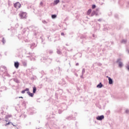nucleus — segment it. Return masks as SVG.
<instances>
[{
  "label": "nucleus",
  "instance_id": "1",
  "mask_svg": "<svg viewBox=\"0 0 129 129\" xmlns=\"http://www.w3.org/2000/svg\"><path fill=\"white\" fill-rule=\"evenodd\" d=\"M28 29L30 31H32L33 32V34L35 37H38L40 35V33H39L38 30L39 28L37 27H36L34 25H31L29 26Z\"/></svg>",
  "mask_w": 129,
  "mask_h": 129
},
{
  "label": "nucleus",
  "instance_id": "2",
  "mask_svg": "<svg viewBox=\"0 0 129 129\" xmlns=\"http://www.w3.org/2000/svg\"><path fill=\"white\" fill-rule=\"evenodd\" d=\"M114 98H116V99H118L119 100H124V99L127 98V96L124 93H122L121 94H119L117 97H114Z\"/></svg>",
  "mask_w": 129,
  "mask_h": 129
},
{
  "label": "nucleus",
  "instance_id": "3",
  "mask_svg": "<svg viewBox=\"0 0 129 129\" xmlns=\"http://www.w3.org/2000/svg\"><path fill=\"white\" fill-rule=\"evenodd\" d=\"M40 60L41 62H43L44 63H48L50 64L53 59L52 58H48V56H43Z\"/></svg>",
  "mask_w": 129,
  "mask_h": 129
},
{
  "label": "nucleus",
  "instance_id": "4",
  "mask_svg": "<svg viewBox=\"0 0 129 129\" xmlns=\"http://www.w3.org/2000/svg\"><path fill=\"white\" fill-rule=\"evenodd\" d=\"M27 55L26 56L27 58H28L30 61H35L36 58H35V53H31V52H29L27 53Z\"/></svg>",
  "mask_w": 129,
  "mask_h": 129
},
{
  "label": "nucleus",
  "instance_id": "5",
  "mask_svg": "<svg viewBox=\"0 0 129 129\" xmlns=\"http://www.w3.org/2000/svg\"><path fill=\"white\" fill-rule=\"evenodd\" d=\"M19 16L20 19H23V20H26V19H27V13L26 12L20 11Z\"/></svg>",
  "mask_w": 129,
  "mask_h": 129
},
{
  "label": "nucleus",
  "instance_id": "6",
  "mask_svg": "<svg viewBox=\"0 0 129 129\" xmlns=\"http://www.w3.org/2000/svg\"><path fill=\"white\" fill-rule=\"evenodd\" d=\"M116 63H117L119 68H122V67H123V63L121 62V58H118L116 61Z\"/></svg>",
  "mask_w": 129,
  "mask_h": 129
},
{
  "label": "nucleus",
  "instance_id": "7",
  "mask_svg": "<svg viewBox=\"0 0 129 129\" xmlns=\"http://www.w3.org/2000/svg\"><path fill=\"white\" fill-rule=\"evenodd\" d=\"M112 28V26L111 25L106 24L104 25V28L103 29V31H108V30H110V29Z\"/></svg>",
  "mask_w": 129,
  "mask_h": 129
},
{
  "label": "nucleus",
  "instance_id": "8",
  "mask_svg": "<svg viewBox=\"0 0 129 129\" xmlns=\"http://www.w3.org/2000/svg\"><path fill=\"white\" fill-rule=\"evenodd\" d=\"M66 118L68 120H76V118L75 117H73V115L68 116L67 117H66Z\"/></svg>",
  "mask_w": 129,
  "mask_h": 129
},
{
  "label": "nucleus",
  "instance_id": "9",
  "mask_svg": "<svg viewBox=\"0 0 129 129\" xmlns=\"http://www.w3.org/2000/svg\"><path fill=\"white\" fill-rule=\"evenodd\" d=\"M64 106L66 107V109H64L63 107H61V109L62 110L60 109H58V113H59V114H61V113H62V112H63V111H64V110H66V109H67V105H64Z\"/></svg>",
  "mask_w": 129,
  "mask_h": 129
},
{
  "label": "nucleus",
  "instance_id": "10",
  "mask_svg": "<svg viewBox=\"0 0 129 129\" xmlns=\"http://www.w3.org/2000/svg\"><path fill=\"white\" fill-rule=\"evenodd\" d=\"M21 4L19 2H16L15 4H14V8L16 9H20L21 8Z\"/></svg>",
  "mask_w": 129,
  "mask_h": 129
},
{
  "label": "nucleus",
  "instance_id": "11",
  "mask_svg": "<svg viewBox=\"0 0 129 129\" xmlns=\"http://www.w3.org/2000/svg\"><path fill=\"white\" fill-rule=\"evenodd\" d=\"M17 53H18L19 56L23 55V48H20L17 49Z\"/></svg>",
  "mask_w": 129,
  "mask_h": 129
},
{
  "label": "nucleus",
  "instance_id": "12",
  "mask_svg": "<svg viewBox=\"0 0 129 129\" xmlns=\"http://www.w3.org/2000/svg\"><path fill=\"white\" fill-rule=\"evenodd\" d=\"M61 81L62 82H59L58 83V84L59 85H61L62 86H64V85H66V81H65V80H64V79H61Z\"/></svg>",
  "mask_w": 129,
  "mask_h": 129
},
{
  "label": "nucleus",
  "instance_id": "13",
  "mask_svg": "<svg viewBox=\"0 0 129 129\" xmlns=\"http://www.w3.org/2000/svg\"><path fill=\"white\" fill-rule=\"evenodd\" d=\"M104 119V115H99L96 117L97 120H102V119Z\"/></svg>",
  "mask_w": 129,
  "mask_h": 129
},
{
  "label": "nucleus",
  "instance_id": "14",
  "mask_svg": "<svg viewBox=\"0 0 129 129\" xmlns=\"http://www.w3.org/2000/svg\"><path fill=\"white\" fill-rule=\"evenodd\" d=\"M57 93H55V97L56 98H58V92H60V95H61V94H62V93H63V90L62 89H59L57 91H56Z\"/></svg>",
  "mask_w": 129,
  "mask_h": 129
},
{
  "label": "nucleus",
  "instance_id": "15",
  "mask_svg": "<svg viewBox=\"0 0 129 129\" xmlns=\"http://www.w3.org/2000/svg\"><path fill=\"white\" fill-rule=\"evenodd\" d=\"M118 3L120 7L122 8V7H123V4H124V0H119Z\"/></svg>",
  "mask_w": 129,
  "mask_h": 129
},
{
  "label": "nucleus",
  "instance_id": "16",
  "mask_svg": "<svg viewBox=\"0 0 129 129\" xmlns=\"http://www.w3.org/2000/svg\"><path fill=\"white\" fill-rule=\"evenodd\" d=\"M37 47V44L35 43H32L30 44V49H34Z\"/></svg>",
  "mask_w": 129,
  "mask_h": 129
},
{
  "label": "nucleus",
  "instance_id": "17",
  "mask_svg": "<svg viewBox=\"0 0 129 129\" xmlns=\"http://www.w3.org/2000/svg\"><path fill=\"white\" fill-rule=\"evenodd\" d=\"M14 66H15V68L18 69V68H19V67L20 66V62H19V61L15 62Z\"/></svg>",
  "mask_w": 129,
  "mask_h": 129
},
{
  "label": "nucleus",
  "instance_id": "18",
  "mask_svg": "<svg viewBox=\"0 0 129 129\" xmlns=\"http://www.w3.org/2000/svg\"><path fill=\"white\" fill-rule=\"evenodd\" d=\"M102 87H103V85L101 82L99 83V84L97 85V88H102Z\"/></svg>",
  "mask_w": 129,
  "mask_h": 129
},
{
  "label": "nucleus",
  "instance_id": "19",
  "mask_svg": "<svg viewBox=\"0 0 129 129\" xmlns=\"http://www.w3.org/2000/svg\"><path fill=\"white\" fill-rule=\"evenodd\" d=\"M27 94H28L29 96L30 97H34V94H35L33 92L31 93L30 92H27Z\"/></svg>",
  "mask_w": 129,
  "mask_h": 129
},
{
  "label": "nucleus",
  "instance_id": "20",
  "mask_svg": "<svg viewBox=\"0 0 129 129\" xmlns=\"http://www.w3.org/2000/svg\"><path fill=\"white\" fill-rule=\"evenodd\" d=\"M47 52L49 54V55H52V54L54 53V51L52 49H48L47 50Z\"/></svg>",
  "mask_w": 129,
  "mask_h": 129
},
{
  "label": "nucleus",
  "instance_id": "21",
  "mask_svg": "<svg viewBox=\"0 0 129 129\" xmlns=\"http://www.w3.org/2000/svg\"><path fill=\"white\" fill-rule=\"evenodd\" d=\"M109 84H112L113 83V81L111 78H109Z\"/></svg>",
  "mask_w": 129,
  "mask_h": 129
},
{
  "label": "nucleus",
  "instance_id": "22",
  "mask_svg": "<svg viewBox=\"0 0 129 129\" xmlns=\"http://www.w3.org/2000/svg\"><path fill=\"white\" fill-rule=\"evenodd\" d=\"M91 12H92V10L91 9H89L87 12V15H88V16H89V15L91 14Z\"/></svg>",
  "mask_w": 129,
  "mask_h": 129
},
{
  "label": "nucleus",
  "instance_id": "23",
  "mask_svg": "<svg viewBox=\"0 0 129 129\" xmlns=\"http://www.w3.org/2000/svg\"><path fill=\"white\" fill-rule=\"evenodd\" d=\"M13 80L14 82H16V83H20V81L17 78L14 79Z\"/></svg>",
  "mask_w": 129,
  "mask_h": 129
},
{
  "label": "nucleus",
  "instance_id": "24",
  "mask_svg": "<svg viewBox=\"0 0 129 129\" xmlns=\"http://www.w3.org/2000/svg\"><path fill=\"white\" fill-rule=\"evenodd\" d=\"M56 18H57V15L56 14H52L51 15V18L54 19H56Z\"/></svg>",
  "mask_w": 129,
  "mask_h": 129
},
{
  "label": "nucleus",
  "instance_id": "25",
  "mask_svg": "<svg viewBox=\"0 0 129 129\" xmlns=\"http://www.w3.org/2000/svg\"><path fill=\"white\" fill-rule=\"evenodd\" d=\"M37 91V88L36 87H34L33 88V93H36V92Z\"/></svg>",
  "mask_w": 129,
  "mask_h": 129
},
{
  "label": "nucleus",
  "instance_id": "26",
  "mask_svg": "<svg viewBox=\"0 0 129 129\" xmlns=\"http://www.w3.org/2000/svg\"><path fill=\"white\" fill-rule=\"evenodd\" d=\"M95 14H96V11H92V12L91 14V17H93V16H95Z\"/></svg>",
  "mask_w": 129,
  "mask_h": 129
},
{
  "label": "nucleus",
  "instance_id": "27",
  "mask_svg": "<svg viewBox=\"0 0 129 129\" xmlns=\"http://www.w3.org/2000/svg\"><path fill=\"white\" fill-rule=\"evenodd\" d=\"M106 47H107V48H108V47H110V43L108 42H106Z\"/></svg>",
  "mask_w": 129,
  "mask_h": 129
},
{
  "label": "nucleus",
  "instance_id": "28",
  "mask_svg": "<svg viewBox=\"0 0 129 129\" xmlns=\"http://www.w3.org/2000/svg\"><path fill=\"white\" fill-rule=\"evenodd\" d=\"M59 3H60V0H55L54 1V3L55 4V5H58Z\"/></svg>",
  "mask_w": 129,
  "mask_h": 129
},
{
  "label": "nucleus",
  "instance_id": "29",
  "mask_svg": "<svg viewBox=\"0 0 129 129\" xmlns=\"http://www.w3.org/2000/svg\"><path fill=\"white\" fill-rule=\"evenodd\" d=\"M56 53H57V54H58V55H61V54H62V52H61V51H60V50H58V49H57Z\"/></svg>",
  "mask_w": 129,
  "mask_h": 129
},
{
  "label": "nucleus",
  "instance_id": "30",
  "mask_svg": "<svg viewBox=\"0 0 129 129\" xmlns=\"http://www.w3.org/2000/svg\"><path fill=\"white\" fill-rule=\"evenodd\" d=\"M2 42L3 44H6V39H5L4 37H3Z\"/></svg>",
  "mask_w": 129,
  "mask_h": 129
},
{
  "label": "nucleus",
  "instance_id": "31",
  "mask_svg": "<svg viewBox=\"0 0 129 129\" xmlns=\"http://www.w3.org/2000/svg\"><path fill=\"white\" fill-rule=\"evenodd\" d=\"M10 124H13V123L12 122H8L7 123L5 124V126H7V125H9Z\"/></svg>",
  "mask_w": 129,
  "mask_h": 129
},
{
  "label": "nucleus",
  "instance_id": "32",
  "mask_svg": "<svg viewBox=\"0 0 129 129\" xmlns=\"http://www.w3.org/2000/svg\"><path fill=\"white\" fill-rule=\"evenodd\" d=\"M106 114L107 115H109V114H110V110H108V111H107Z\"/></svg>",
  "mask_w": 129,
  "mask_h": 129
},
{
  "label": "nucleus",
  "instance_id": "33",
  "mask_svg": "<svg viewBox=\"0 0 129 129\" xmlns=\"http://www.w3.org/2000/svg\"><path fill=\"white\" fill-rule=\"evenodd\" d=\"M121 43H124V44H125V43H126V40H125V39L122 40L121 41Z\"/></svg>",
  "mask_w": 129,
  "mask_h": 129
},
{
  "label": "nucleus",
  "instance_id": "34",
  "mask_svg": "<svg viewBox=\"0 0 129 129\" xmlns=\"http://www.w3.org/2000/svg\"><path fill=\"white\" fill-rule=\"evenodd\" d=\"M81 39H86V35H82L80 37Z\"/></svg>",
  "mask_w": 129,
  "mask_h": 129
},
{
  "label": "nucleus",
  "instance_id": "35",
  "mask_svg": "<svg viewBox=\"0 0 129 129\" xmlns=\"http://www.w3.org/2000/svg\"><path fill=\"white\" fill-rule=\"evenodd\" d=\"M23 65L24 67H26L27 66V62L26 61L23 62Z\"/></svg>",
  "mask_w": 129,
  "mask_h": 129
},
{
  "label": "nucleus",
  "instance_id": "36",
  "mask_svg": "<svg viewBox=\"0 0 129 129\" xmlns=\"http://www.w3.org/2000/svg\"><path fill=\"white\" fill-rule=\"evenodd\" d=\"M42 22L43 24H44V25L48 24V22H47L46 20H43Z\"/></svg>",
  "mask_w": 129,
  "mask_h": 129
},
{
  "label": "nucleus",
  "instance_id": "37",
  "mask_svg": "<svg viewBox=\"0 0 129 129\" xmlns=\"http://www.w3.org/2000/svg\"><path fill=\"white\" fill-rule=\"evenodd\" d=\"M95 8H96V5H95V4H93L92 6V9H95Z\"/></svg>",
  "mask_w": 129,
  "mask_h": 129
},
{
  "label": "nucleus",
  "instance_id": "38",
  "mask_svg": "<svg viewBox=\"0 0 129 129\" xmlns=\"http://www.w3.org/2000/svg\"><path fill=\"white\" fill-rule=\"evenodd\" d=\"M126 52L127 53V54H129V47L126 48Z\"/></svg>",
  "mask_w": 129,
  "mask_h": 129
},
{
  "label": "nucleus",
  "instance_id": "39",
  "mask_svg": "<svg viewBox=\"0 0 129 129\" xmlns=\"http://www.w3.org/2000/svg\"><path fill=\"white\" fill-rule=\"evenodd\" d=\"M114 18H115V19H118V15L115 14L114 15Z\"/></svg>",
  "mask_w": 129,
  "mask_h": 129
},
{
  "label": "nucleus",
  "instance_id": "40",
  "mask_svg": "<svg viewBox=\"0 0 129 129\" xmlns=\"http://www.w3.org/2000/svg\"><path fill=\"white\" fill-rule=\"evenodd\" d=\"M84 73H85V69L84 68L82 70V74H84Z\"/></svg>",
  "mask_w": 129,
  "mask_h": 129
},
{
  "label": "nucleus",
  "instance_id": "41",
  "mask_svg": "<svg viewBox=\"0 0 129 129\" xmlns=\"http://www.w3.org/2000/svg\"><path fill=\"white\" fill-rule=\"evenodd\" d=\"M9 117H12V115H8V116H6V119L9 118Z\"/></svg>",
  "mask_w": 129,
  "mask_h": 129
},
{
  "label": "nucleus",
  "instance_id": "42",
  "mask_svg": "<svg viewBox=\"0 0 129 129\" xmlns=\"http://www.w3.org/2000/svg\"><path fill=\"white\" fill-rule=\"evenodd\" d=\"M125 113H126L127 114H128V113H129V110H128V109L125 110Z\"/></svg>",
  "mask_w": 129,
  "mask_h": 129
},
{
  "label": "nucleus",
  "instance_id": "43",
  "mask_svg": "<svg viewBox=\"0 0 129 129\" xmlns=\"http://www.w3.org/2000/svg\"><path fill=\"white\" fill-rule=\"evenodd\" d=\"M66 79H67V80H68V81H70V79L67 76L66 77Z\"/></svg>",
  "mask_w": 129,
  "mask_h": 129
},
{
  "label": "nucleus",
  "instance_id": "44",
  "mask_svg": "<svg viewBox=\"0 0 129 129\" xmlns=\"http://www.w3.org/2000/svg\"><path fill=\"white\" fill-rule=\"evenodd\" d=\"M18 38L19 39V40H21V39H22V35H21L20 34L18 35Z\"/></svg>",
  "mask_w": 129,
  "mask_h": 129
},
{
  "label": "nucleus",
  "instance_id": "45",
  "mask_svg": "<svg viewBox=\"0 0 129 129\" xmlns=\"http://www.w3.org/2000/svg\"><path fill=\"white\" fill-rule=\"evenodd\" d=\"M26 31H27V30H26V29H24L22 31L23 34H25V33H26Z\"/></svg>",
  "mask_w": 129,
  "mask_h": 129
},
{
  "label": "nucleus",
  "instance_id": "46",
  "mask_svg": "<svg viewBox=\"0 0 129 129\" xmlns=\"http://www.w3.org/2000/svg\"><path fill=\"white\" fill-rule=\"evenodd\" d=\"M126 69H127V71L129 72V65H128V66H127L126 67Z\"/></svg>",
  "mask_w": 129,
  "mask_h": 129
},
{
  "label": "nucleus",
  "instance_id": "47",
  "mask_svg": "<svg viewBox=\"0 0 129 129\" xmlns=\"http://www.w3.org/2000/svg\"><path fill=\"white\" fill-rule=\"evenodd\" d=\"M36 101L37 102H41V101L40 100V98L37 99Z\"/></svg>",
  "mask_w": 129,
  "mask_h": 129
},
{
  "label": "nucleus",
  "instance_id": "48",
  "mask_svg": "<svg viewBox=\"0 0 129 129\" xmlns=\"http://www.w3.org/2000/svg\"><path fill=\"white\" fill-rule=\"evenodd\" d=\"M24 90H25V91H28V92H29V88H26Z\"/></svg>",
  "mask_w": 129,
  "mask_h": 129
},
{
  "label": "nucleus",
  "instance_id": "49",
  "mask_svg": "<svg viewBox=\"0 0 129 129\" xmlns=\"http://www.w3.org/2000/svg\"><path fill=\"white\" fill-rule=\"evenodd\" d=\"M41 74H42V75H45V74H45V73H44V72L43 71H42L41 72Z\"/></svg>",
  "mask_w": 129,
  "mask_h": 129
},
{
  "label": "nucleus",
  "instance_id": "50",
  "mask_svg": "<svg viewBox=\"0 0 129 129\" xmlns=\"http://www.w3.org/2000/svg\"><path fill=\"white\" fill-rule=\"evenodd\" d=\"M25 92H26V91H25V90H23L21 91V93H22V94H24V93H25Z\"/></svg>",
  "mask_w": 129,
  "mask_h": 129
},
{
  "label": "nucleus",
  "instance_id": "51",
  "mask_svg": "<svg viewBox=\"0 0 129 129\" xmlns=\"http://www.w3.org/2000/svg\"><path fill=\"white\" fill-rule=\"evenodd\" d=\"M4 110H2V111H1V114H2V115H4Z\"/></svg>",
  "mask_w": 129,
  "mask_h": 129
},
{
  "label": "nucleus",
  "instance_id": "52",
  "mask_svg": "<svg viewBox=\"0 0 129 129\" xmlns=\"http://www.w3.org/2000/svg\"><path fill=\"white\" fill-rule=\"evenodd\" d=\"M102 21V19H101V18H100V19H99L98 20V22H101Z\"/></svg>",
  "mask_w": 129,
  "mask_h": 129
},
{
  "label": "nucleus",
  "instance_id": "53",
  "mask_svg": "<svg viewBox=\"0 0 129 129\" xmlns=\"http://www.w3.org/2000/svg\"><path fill=\"white\" fill-rule=\"evenodd\" d=\"M22 103H23V105L26 106V102L25 101H23Z\"/></svg>",
  "mask_w": 129,
  "mask_h": 129
},
{
  "label": "nucleus",
  "instance_id": "54",
  "mask_svg": "<svg viewBox=\"0 0 129 129\" xmlns=\"http://www.w3.org/2000/svg\"><path fill=\"white\" fill-rule=\"evenodd\" d=\"M75 75L77 77H78V74H77V73H75Z\"/></svg>",
  "mask_w": 129,
  "mask_h": 129
},
{
  "label": "nucleus",
  "instance_id": "55",
  "mask_svg": "<svg viewBox=\"0 0 129 129\" xmlns=\"http://www.w3.org/2000/svg\"><path fill=\"white\" fill-rule=\"evenodd\" d=\"M64 33H63V32L61 33V36H64Z\"/></svg>",
  "mask_w": 129,
  "mask_h": 129
},
{
  "label": "nucleus",
  "instance_id": "56",
  "mask_svg": "<svg viewBox=\"0 0 129 129\" xmlns=\"http://www.w3.org/2000/svg\"><path fill=\"white\" fill-rule=\"evenodd\" d=\"M40 5V6H43V2H41Z\"/></svg>",
  "mask_w": 129,
  "mask_h": 129
},
{
  "label": "nucleus",
  "instance_id": "57",
  "mask_svg": "<svg viewBox=\"0 0 129 129\" xmlns=\"http://www.w3.org/2000/svg\"><path fill=\"white\" fill-rule=\"evenodd\" d=\"M79 65V63L78 62L76 63V66H78Z\"/></svg>",
  "mask_w": 129,
  "mask_h": 129
},
{
  "label": "nucleus",
  "instance_id": "58",
  "mask_svg": "<svg viewBox=\"0 0 129 129\" xmlns=\"http://www.w3.org/2000/svg\"><path fill=\"white\" fill-rule=\"evenodd\" d=\"M3 68H4V69H7V67H5V66H3Z\"/></svg>",
  "mask_w": 129,
  "mask_h": 129
},
{
  "label": "nucleus",
  "instance_id": "59",
  "mask_svg": "<svg viewBox=\"0 0 129 129\" xmlns=\"http://www.w3.org/2000/svg\"><path fill=\"white\" fill-rule=\"evenodd\" d=\"M44 39H43V38L42 39H41L42 43H43V42H44Z\"/></svg>",
  "mask_w": 129,
  "mask_h": 129
},
{
  "label": "nucleus",
  "instance_id": "60",
  "mask_svg": "<svg viewBox=\"0 0 129 129\" xmlns=\"http://www.w3.org/2000/svg\"><path fill=\"white\" fill-rule=\"evenodd\" d=\"M95 15V16H98V13L96 12V14Z\"/></svg>",
  "mask_w": 129,
  "mask_h": 129
},
{
  "label": "nucleus",
  "instance_id": "61",
  "mask_svg": "<svg viewBox=\"0 0 129 129\" xmlns=\"http://www.w3.org/2000/svg\"><path fill=\"white\" fill-rule=\"evenodd\" d=\"M81 78H83V74H82V76H81Z\"/></svg>",
  "mask_w": 129,
  "mask_h": 129
},
{
  "label": "nucleus",
  "instance_id": "62",
  "mask_svg": "<svg viewBox=\"0 0 129 129\" xmlns=\"http://www.w3.org/2000/svg\"><path fill=\"white\" fill-rule=\"evenodd\" d=\"M92 36H93V38H95V35L93 34Z\"/></svg>",
  "mask_w": 129,
  "mask_h": 129
},
{
  "label": "nucleus",
  "instance_id": "63",
  "mask_svg": "<svg viewBox=\"0 0 129 129\" xmlns=\"http://www.w3.org/2000/svg\"><path fill=\"white\" fill-rule=\"evenodd\" d=\"M104 51H105V49L103 48V49H102V51H103V52H104Z\"/></svg>",
  "mask_w": 129,
  "mask_h": 129
},
{
  "label": "nucleus",
  "instance_id": "64",
  "mask_svg": "<svg viewBox=\"0 0 129 129\" xmlns=\"http://www.w3.org/2000/svg\"><path fill=\"white\" fill-rule=\"evenodd\" d=\"M40 38L41 39V40H42V39H43V37H42V36H40Z\"/></svg>",
  "mask_w": 129,
  "mask_h": 129
}]
</instances>
